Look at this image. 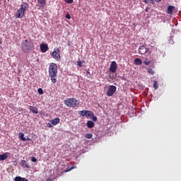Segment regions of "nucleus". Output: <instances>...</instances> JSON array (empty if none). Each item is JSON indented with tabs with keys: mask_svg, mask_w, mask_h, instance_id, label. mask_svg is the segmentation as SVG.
I'll list each match as a JSON object with an SVG mask.
<instances>
[{
	"mask_svg": "<svg viewBox=\"0 0 181 181\" xmlns=\"http://www.w3.org/2000/svg\"><path fill=\"white\" fill-rule=\"evenodd\" d=\"M49 76L52 83H57V64L51 63L49 67Z\"/></svg>",
	"mask_w": 181,
	"mask_h": 181,
	"instance_id": "f257e3e1",
	"label": "nucleus"
},
{
	"mask_svg": "<svg viewBox=\"0 0 181 181\" xmlns=\"http://www.w3.org/2000/svg\"><path fill=\"white\" fill-rule=\"evenodd\" d=\"M29 9V4L24 2L21 4V8L16 11L15 16L18 19H22L25 16L26 11Z\"/></svg>",
	"mask_w": 181,
	"mask_h": 181,
	"instance_id": "f03ea898",
	"label": "nucleus"
},
{
	"mask_svg": "<svg viewBox=\"0 0 181 181\" xmlns=\"http://www.w3.org/2000/svg\"><path fill=\"white\" fill-rule=\"evenodd\" d=\"M21 49L24 53H30L33 49V42L30 40H24L21 42Z\"/></svg>",
	"mask_w": 181,
	"mask_h": 181,
	"instance_id": "7ed1b4c3",
	"label": "nucleus"
},
{
	"mask_svg": "<svg viewBox=\"0 0 181 181\" xmlns=\"http://www.w3.org/2000/svg\"><path fill=\"white\" fill-rule=\"evenodd\" d=\"M64 104L66 107H76L80 105V102L74 98H68L64 100Z\"/></svg>",
	"mask_w": 181,
	"mask_h": 181,
	"instance_id": "20e7f679",
	"label": "nucleus"
},
{
	"mask_svg": "<svg viewBox=\"0 0 181 181\" xmlns=\"http://www.w3.org/2000/svg\"><path fill=\"white\" fill-rule=\"evenodd\" d=\"M52 56L55 60H59L60 59V49L59 48H54L52 52Z\"/></svg>",
	"mask_w": 181,
	"mask_h": 181,
	"instance_id": "39448f33",
	"label": "nucleus"
},
{
	"mask_svg": "<svg viewBox=\"0 0 181 181\" xmlns=\"http://www.w3.org/2000/svg\"><path fill=\"white\" fill-rule=\"evenodd\" d=\"M115 91H117V87L115 86H110L107 90V95H108V97H112Z\"/></svg>",
	"mask_w": 181,
	"mask_h": 181,
	"instance_id": "423d86ee",
	"label": "nucleus"
},
{
	"mask_svg": "<svg viewBox=\"0 0 181 181\" xmlns=\"http://www.w3.org/2000/svg\"><path fill=\"white\" fill-rule=\"evenodd\" d=\"M149 52V48L146 47L145 45H141L139 47V54H146Z\"/></svg>",
	"mask_w": 181,
	"mask_h": 181,
	"instance_id": "0eeeda50",
	"label": "nucleus"
},
{
	"mask_svg": "<svg viewBox=\"0 0 181 181\" xmlns=\"http://www.w3.org/2000/svg\"><path fill=\"white\" fill-rule=\"evenodd\" d=\"M110 71L111 73H115V71H117V62L115 61L111 62L110 66Z\"/></svg>",
	"mask_w": 181,
	"mask_h": 181,
	"instance_id": "6e6552de",
	"label": "nucleus"
},
{
	"mask_svg": "<svg viewBox=\"0 0 181 181\" xmlns=\"http://www.w3.org/2000/svg\"><path fill=\"white\" fill-rule=\"evenodd\" d=\"M10 154L11 153H9L8 152H6L0 155V160H6V159H8Z\"/></svg>",
	"mask_w": 181,
	"mask_h": 181,
	"instance_id": "1a4fd4ad",
	"label": "nucleus"
},
{
	"mask_svg": "<svg viewBox=\"0 0 181 181\" xmlns=\"http://www.w3.org/2000/svg\"><path fill=\"white\" fill-rule=\"evenodd\" d=\"M175 9L174 6H168L167 8V13L169 15H173V10Z\"/></svg>",
	"mask_w": 181,
	"mask_h": 181,
	"instance_id": "9d476101",
	"label": "nucleus"
},
{
	"mask_svg": "<svg viewBox=\"0 0 181 181\" xmlns=\"http://www.w3.org/2000/svg\"><path fill=\"white\" fill-rule=\"evenodd\" d=\"M37 6L40 8H43L45 5H46V0H37Z\"/></svg>",
	"mask_w": 181,
	"mask_h": 181,
	"instance_id": "9b49d317",
	"label": "nucleus"
},
{
	"mask_svg": "<svg viewBox=\"0 0 181 181\" xmlns=\"http://www.w3.org/2000/svg\"><path fill=\"white\" fill-rule=\"evenodd\" d=\"M29 110L31 112H33V114H37V107H33V106H30Z\"/></svg>",
	"mask_w": 181,
	"mask_h": 181,
	"instance_id": "f8f14e48",
	"label": "nucleus"
},
{
	"mask_svg": "<svg viewBox=\"0 0 181 181\" xmlns=\"http://www.w3.org/2000/svg\"><path fill=\"white\" fill-rule=\"evenodd\" d=\"M21 166H23V168H27V169H29L30 168V165H29V164H28V162H26V160H25L21 161Z\"/></svg>",
	"mask_w": 181,
	"mask_h": 181,
	"instance_id": "ddd939ff",
	"label": "nucleus"
},
{
	"mask_svg": "<svg viewBox=\"0 0 181 181\" xmlns=\"http://www.w3.org/2000/svg\"><path fill=\"white\" fill-rule=\"evenodd\" d=\"M94 115V112L90 111V110H86V115L85 117H86V118H91V117H93Z\"/></svg>",
	"mask_w": 181,
	"mask_h": 181,
	"instance_id": "4468645a",
	"label": "nucleus"
},
{
	"mask_svg": "<svg viewBox=\"0 0 181 181\" xmlns=\"http://www.w3.org/2000/svg\"><path fill=\"white\" fill-rule=\"evenodd\" d=\"M59 122H60L59 118H55V119L51 120V124L52 125H57V124H59Z\"/></svg>",
	"mask_w": 181,
	"mask_h": 181,
	"instance_id": "2eb2a0df",
	"label": "nucleus"
},
{
	"mask_svg": "<svg viewBox=\"0 0 181 181\" xmlns=\"http://www.w3.org/2000/svg\"><path fill=\"white\" fill-rule=\"evenodd\" d=\"M134 64H136L137 66H139L142 64V59L139 58H136L134 59Z\"/></svg>",
	"mask_w": 181,
	"mask_h": 181,
	"instance_id": "dca6fc26",
	"label": "nucleus"
},
{
	"mask_svg": "<svg viewBox=\"0 0 181 181\" xmlns=\"http://www.w3.org/2000/svg\"><path fill=\"white\" fill-rule=\"evenodd\" d=\"M88 128H93L94 127V122L91 120L87 122L86 124Z\"/></svg>",
	"mask_w": 181,
	"mask_h": 181,
	"instance_id": "f3484780",
	"label": "nucleus"
},
{
	"mask_svg": "<svg viewBox=\"0 0 181 181\" xmlns=\"http://www.w3.org/2000/svg\"><path fill=\"white\" fill-rule=\"evenodd\" d=\"M40 50L42 52V53H46V44L40 45Z\"/></svg>",
	"mask_w": 181,
	"mask_h": 181,
	"instance_id": "a211bd4d",
	"label": "nucleus"
},
{
	"mask_svg": "<svg viewBox=\"0 0 181 181\" xmlns=\"http://www.w3.org/2000/svg\"><path fill=\"white\" fill-rule=\"evenodd\" d=\"M19 138L21 139V141H23V142H26V138H25V134L19 133Z\"/></svg>",
	"mask_w": 181,
	"mask_h": 181,
	"instance_id": "6ab92c4d",
	"label": "nucleus"
},
{
	"mask_svg": "<svg viewBox=\"0 0 181 181\" xmlns=\"http://www.w3.org/2000/svg\"><path fill=\"white\" fill-rule=\"evenodd\" d=\"M15 181H29V180L26 178H23V177H15Z\"/></svg>",
	"mask_w": 181,
	"mask_h": 181,
	"instance_id": "aec40b11",
	"label": "nucleus"
},
{
	"mask_svg": "<svg viewBox=\"0 0 181 181\" xmlns=\"http://www.w3.org/2000/svg\"><path fill=\"white\" fill-rule=\"evenodd\" d=\"M86 113L87 110H81L79 112V115H81V117H86Z\"/></svg>",
	"mask_w": 181,
	"mask_h": 181,
	"instance_id": "412c9836",
	"label": "nucleus"
},
{
	"mask_svg": "<svg viewBox=\"0 0 181 181\" xmlns=\"http://www.w3.org/2000/svg\"><path fill=\"white\" fill-rule=\"evenodd\" d=\"M85 138L87 139H91V138H93V134L91 133H87L85 134Z\"/></svg>",
	"mask_w": 181,
	"mask_h": 181,
	"instance_id": "4be33fe9",
	"label": "nucleus"
},
{
	"mask_svg": "<svg viewBox=\"0 0 181 181\" xmlns=\"http://www.w3.org/2000/svg\"><path fill=\"white\" fill-rule=\"evenodd\" d=\"M144 4H152L153 5L155 0H142Z\"/></svg>",
	"mask_w": 181,
	"mask_h": 181,
	"instance_id": "5701e85b",
	"label": "nucleus"
},
{
	"mask_svg": "<svg viewBox=\"0 0 181 181\" xmlns=\"http://www.w3.org/2000/svg\"><path fill=\"white\" fill-rule=\"evenodd\" d=\"M144 64H146V66H149V64H151V60H149V59H146L144 61Z\"/></svg>",
	"mask_w": 181,
	"mask_h": 181,
	"instance_id": "b1692460",
	"label": "nucleus"
},
{
	"mask_svg": "<svg viewBox=\"0 0 181 181\" xmlns=\"http://www.w3.org/2000/svg\"><path fill=\"white\" fill-rule=\"evenodd\" d=\"M153 87L155 88V90H158V88H159V86L158 85V82L156 81L153 82Z\"/></svg>",
	"mask_w": 181,
	"mask_h": 181,
	"instance_id": "393cba45",
	"label": "nucleus"
},
{
	"mask_svg": "<svg viewBox=\"0 0 181 181\" xmlns=\"http://www.w3.org/2000/svg\"><path fill=\"white\" fill-rule=\"evenodd\" d=\"M148 73H149L150 74H152V76H153V74H155V71H153V69L149 68L148 69Z\"/></svg>",
	"mask_w": 181,
	"mask_h": 181,
	"instance_id": "a878e982",
	"label": "nucleus"
},
{
	"mask_svg": "<svg viewBox=\"0 0 181 181\" xmlns=\"http://www.w3.org/2000/svg\"><path fill=\"white\" fill-rule=\"evenodd\" d=\"M91 118L93 121H94V122H97V117L94 116V113H93V115L91 116Z\"/></svg>",
	"mask_w": 181,
	"mask_h": 181,
	"instance_id": "bb28decb",
	"label": "nucleus"
},
{
	"mask_svg": "<svg viewBox=\"0 0 181 181\" xmlns=\"http://www.w3.org/2000/svg\"><path fill=\"white\" fill-rule=\"evenodd\" d=\"M77 66H78L79 67H83V62H81V61H78L77 62Z\"/></svg>",
	"mask_w": 181,
	"mask_h": 181,
	"instance_id": "cd10ccee",
	"label": "nucleus"
},
{
	"mask_svg": "<svg viewBox=\"0 0 181 181\" xmlns=\"http://www.w3.org/2000/svg\"><path fill=\"white\" fill-rule=\"evenodd\" d=\"M37 91H38V93H39V94H40V95L43 94V89H42V88H38Z\"/></svg>",
	"mask_w": 181,
	"mask_h": 181,
	"instance_id": "c85d7f7f",
	"label": "nucleus"
},
{
	"mask_svg": "<svg viewBox=\"0 0 181 181\" xmlns=\"http://www.w3.org/2000/svg\"><path fill=\"white\" fill-rule=\"evenodd\" d=\"M65 18H66V19H71V16H70L69 13H67V14L66 15Z\"/></svg>",
	"mask_w": 181,
	"mask_h": 181,
	"instance_id": "c756f323",
	"label": "nucleus"
},
{
	"mask_svg": "<svg viewBox=\"0 0 181 181\" xmlns=\"http://www.w3.org/2000/svg\"><path fill=\"white\" fill-rule=\"evenodd\" d=\"M31 160L32 162H37V159H36V157H32Z\"/></svg>",
	"mask_w": 181,
	"mask_h": 181,
	"instance_id": "7c9ffc66",
	"label": "nucleus"
},
{
	"mask_svg": "<svg viewBox=\"0 0 181 181\" xmlns=\"http://www.w3.org/2000/svg\"><path fill=\"white\" fill-rule=\"evenodd\" d=\"M66 4H73V0H66Z\"/></svg>",
	"mask_w": 181,
	"mask_h": 181,
	"instance_id": "2f4dec72",
	"label": "nucleus"
},
{
	"mask_svg": "<svg viewBox=\"0 0 181 181\" xmlns=\"http://www.w3.org/2000/svg\"><path fill=\"white\" fill-rule=\"evenodd\" d=\"M72 169H74V167H71L69 170H67L65 172H70V170H72Z\"/></svg>",
	"mask_w": 181,
	"mask_h": 181,
	"instance_id": "473e14b6",
	"label": "nucleus"
},
{
	"mask_svg": "<svg viewBox=\"0 0 181 181\" xmlns=\"http://www.w3.org/2000/svg\"><path fill=\"white\" fill-rule=\"evenodd\" d=\"M47 125H48L49 128H52L53 127V126H52V124H50V123H48Z\"/></svg>",
	"mask_w": 181,
	"mask_h": 181,
	"instance_id": "72a5a7b5",
	"label": "nucleus"
},
{
	"mask_svg": "<svg viewBox=\"0 0 181 181\" xmlns=\"http://www.w3.org/2000/svg\"><path fill=\"white\" fill-rule=\"evenodd\" d=\"M148 11H149V7H146V8H145V12H148Z\"/></svg>",
	"mask_w": 181,
	"mask_h": 181,
	"instance_id": "f704fd0d",
	"label": "nucleus"
},
{
	"mask_svg": "<svg viewBox=\"0 0 181 181\" xmlns=\"http://www.w3.org/2000/svg\"><path fill=\"white\" fill-rule=\"evenodd\" d=\"M25 141H31L30 138L28 137L27 139H25Z\"/></svg>",
	"mask_w": 181,
	"mask_h": 181,
	"instance_id": "c9c22d12",
	"label": "nucleus"
},
{
	"mask_svg": "<svg viewBox=\"0 0 181 181\" xmlns=\"http://www.w3.org/2000/svg\"><path fill=\"white\" fill-rule=\"evenodd\" d=\"M156 2H161L162 0H155Z\"/></svg>",
	"mask_w": 181,
	"mask_h": 181,
	"instance_id": "e433bc0d",
	"label": "nucleus"
},
{
	"mask_svg": "<svg viewBox=\"0 0 181 181\" xmlns=\"http://www.w3.org/2000/svg\"><path fill=\"white\" fill-rule=\"evenodd\" d=\"M49 47L47 45H46V50H48Z\"/></svg>",
	"mask_w": 181,
	"mask_h": 181,
	"instance_id": "4c0bfd02",
	"label": "nucleus"
},
{
	"mask_svg": "<svg viewBox=\"0 0 181 181\" xmlns=\"http://www.w3.org/2000/svg\"><path fill=\"white\" fill-rule=\"evenodd\" d=\"M47 181H52V179H47Z\"/></svg>",
	"mask_w": 181,
	"mask_h": 181,
	"instance_id": "58836bf2",
	"label": "nucleus"
},
{
	"mask_svg": "<svg viewBox=\"0 0 181 181\" xmlns=\"http://www.w3.org/2000/svg\"><path fill=\"white\" fill-rule=\"evenodd\" d=\"M86 73H87V74H90V71H88Z\"/></svg>",
	"mask_w": 181,
	"mask_h": 181,
	"instance_id": "ea45409f",
	"label": "nucleus"
},
{
	"mask_svg": "<svg viewBox=\"0 0 181 181\" xmlns=\"http://www.w3.org/2000/svg\"><path fill=\"white\" fill-rule=\"evenodd\" d=\"M82 63H86V61H82Z\"/></svg>",
	"mask_w": 181,
	"mask_h": 181,
	"instance_id": "a19ab883",
	"label": "nucleus"
}]
</instances>
